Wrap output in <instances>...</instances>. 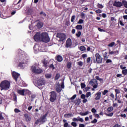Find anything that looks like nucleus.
Segmentation results:
<instances>
[{
    "label": "nucleus",
    "instance_id": "nucleus-5",
    "mask_svg": "<svg viewBox=\"0 0 127 127\" xmlns=\"http://www.w3.org/2000/svg\"><path fill=\"white\" fill-rule=\"evenodd\" d=\"M57 37L60 38V41L61 42H63V41L66 39V35H65V34L63 33H58L57 34Z\"/></svg>",
    "mask_w": 127,
    "mask_h": 127
},
{
    "label": "nucleus",
    "instance_id": "nucleus-38",
    "mask_svg": "<svg viewBox=\"0 0 127 127\" xmlns=\"http://www.w3.org/2000/svg\"><path fill=\"white\" fill-rule=\"evenodd\" d=\"M115 93H116V97H117V96H118V94L121 93V91H120V89H116Z\"/></svg>",
    "mask_w": 127,
    "mask_h": 127
},
{
    "label": "nucleus",
    "instance_id": "nucleus-40",
    "mask_svg": "<svg viewBox=\"0 0 127 127\" xmlns=\"http://www.w3.org/2000/svg\"><path fill=\"white\" fill-rule=\"evenodd\" d=\"M122 2H123V4L124 5L125 7L127 8V1L126 0H123L122 1Z\"/></svg>",
    "mask_w": 127,
    "mask_h": 127
},
{
    "label": "nucleus",
    "instance_id": "nucleus-52",
    "mask_svg": "<svg viewBox=\"0 0 127 127\" xmlns=\"http://www.w3.org/2000/svg\"><path fill=\"white\" fill-rule=\"evenodd\" d=\"M81 89H84V88H85L86 87V84H85V83H81Z\"/></svg>",
    "mask_w": 127,
    "mask_h": 127
},
{
    "label": "nucleus",
    "instance_id": "nucleus-21",
    "mask_svg": "<svg viewBox=\"0 0 127 127\" xmlns=\"http://www.w3.org/2000/svg\"><path fill=\"white\" fill-rule=\"evenodd\" d=\"M36 26L38 29H40V28L43 27V23L42 22H39L37 23Z\"/></svg>",
    "mask_w": 127,
    "mask_h": 127
},
{
    "label": "nucleus",
    "instance_id": "nucleus-23",
    "mask_svg": "<svg viewBox=\"0 0 127 127\" xmlns=\"http://www.w3.org/2000/svg\"><path fill=\"white\" fill-rule=\"evenodd\" d=\"M22 0H19L17 3L16 4H15V6H16V7L15 8L16 9H20L21 8V6H20V4H19L20 2H21V1Z\"/></svg>",
    "mask_w": 127,
    "mask_h": 127
},
{
    "label": "nucleus",
    "instance_id": "nucleus-27",
    "mask_svg": "<svg viewBox=\"0 0 127 127\" xmlns=\"http://www.w3.org/2000/svg\"><path fill=\"white\" fill-rule=\"evenodd\" d=\"M79 50L82 52H85L86 50V47L84 46H81L79 47Z\"/></svg>",
    "mask_w": 127,
    "mask_h": 127
},
{
    "label": "nucleus",
    "instance_id": "nucleus-7",
    "mask_svg": "<svg viewBox=\"0 0 127 127\" xmlns=\"http://www.w3.org/2000/svg\"><path fill=\"white\" fill-rule=\"evenodd\" d=\"M95 58L96 59L97 63L98 64H101L102 62H103V59H102V57L100 55V54L96 53L95 54Z\"/></svg>",
    "mask_w": 127,
    "mask_h": 127
},
{
    "label": "nucleus",
    "instance_id": "nucleus-13",
    "mask_svg": "<svg viewBox=\"0 0 127 127\" xmlns=\"http://www.w3.org/2000/svg\"><path fill=\"white\" fill-rule=\"evenodd\" d=\"M72 121L73 122L75 123V122H80V123H83L84 122V120L83 118H80V117H77V118H74L72 119Z\"/></svg>",
    "mask_w": 127,
    "mask_h": 127
},
{
    "label": "nucleus",
    "instance_id": "nucleus-62",
    "mask_svg": "<svg viewBox=\"0 0 127 127\" xmlns=\"http://www.w3.org/2000/svg\"><path fill=\"white\" fill-rule=\"evenodd\" d=\"M14 112H15V113H20V110H19L18 109H17V108H15V109H14Z\"/></svg>",
    "mask_w": 127,
    "mask_h": 127
},
{
    "label": "nucleus",
    "instance_id": "nucleus-11",
    "mask_svg": "<svg viewBox=\"0 0 127 127\" xmlns=\"http://www.w3.org/2000/svg\"><path fill=\"white\" fill-rule=\"evenodd\" d=\"M25 91H27V90L25 89H23L22 90L17 89V93L20 96H25L24 92Z\"/></svg>",
    "mask_w": 127,
    "mask_h": 127
},
{
    "label": "nucleus",
    "instance_id": "nucleus-14",
    "mask_svg": "<svg viewBox=\"0 0 127 127\" xmlns=\"http://www.w3.org/2000/svg\"><path fill=\"white\" fill-rule=\"evenodd\" d=\"M71 45H72V40L71 39L68 38L66 42V47H67V48L71 47Z\"/></svg>",
    "mask_w": 127,
    "mask_h": 127
},
{
    "label": "nucleus",
    "instance_id": "nucleus-10",
    "mask_svg": "<svg viewBox=\"0 0 127 127\" xmlns=\"http://www.w3.org/2000/svg\"><path fill=\"white\" fill-rule=\"evenodd\" d=\"M34 39L35 41H40V39H41V35L40 34V33H36L35 35L34 36Z\"/></svg>",
    "mask_w": 127,
    "mask_h": 127
},
{
    "label": "nucleus",
    "instance_id": "nucleus-60",
    "mask_svg": "<svg viewBox=\"0 0 127 127\" xmlns=\"http://www.w3.org/2000/svg\"><path fill=\"white\" fill-rule=\"evenodd\" d=\"M106 55L105 56H104V60L105 61L107 60L108 59V56L107 55V53H105Z\"/></svg>",
    "mask_w": 127,
    "mask_h": 127
},
{
    "label": "nucleus",
    "instance_id": "nucleus-42",
    "mask_svg": "<svg viewBox=\"0 0 127 127\" xmlns=\"http://www.w3.org/2000/svg\"><path fill=\"white\" fill-rule=\"evenodd\" d=\"M98 8H103L104 6L102 4L98 3L97 5Z\"/></svg>",
    "mask_w": 127,
    "mask_h": 127
},
{
    "label": "nucleus",
    "instance_id": "nucleus-2",
    "mask_svg": "<svg viewBox=\"0 0 127 127\" xmlns=\"http://www.w3.org/2000/svg\"><path fill=\"white\" fill-rule=\"evenodd\" d=\"M41 39L42 42H45V43H48L50 41V38H49L48 34L46 32L42 33L41 34Z\"/></svg>",
    "mask_w": 127,
    "mask_h": 127
},
{
    "label": "nucleus",
    "instance_id": "nucleus-54",
    "mask_svg": "<svg viewBox=\"0 0 127 127\" xmlns=\"http://www.w3.org/2000/svg\"><path fill=\"white\" fill-rule=\"evenodd\" d=\"M80 16L82 18H85V13H84L83 12H81L80 13Z\"/></svg>",
    "mask_w": 127,
    "mask_h": 127
},
{
    "label": "nucleus",
    "instance_id": "nucleus-31",
    "mask_svg": "<svg viewBox=\"0 0 127 127\" xmlns=\"http://www.w3.org/2000/svg\"><path fill=\"white\" fill-rule=\"evenodd\" d=\"M59 78H60V73H57L56 74V76H55V81H56L57 80H58V79H59Z\"/></svg>",
    "mask_w": 127,
    "mask_h": 127
},
{
    "label": "nucleus",
    "instance_id": "nucleus-45",
    "mask_svg": "<svg viewBox=\"0 0 127 127\" xmlns=\"http://www.w3.org/2000/svg\"><path fill=\"white\" fill-rule=\"evenodd\" d=\"M78 24H82V23H84V20L83 19H79L77 22Z\"/></svg>",
    "mask_w": 127,
    "mask_h": 127
},
{
    "label": "nucleus",
    "instance_id": "nucleus-46",
    "mask_svg": "<svg viewBox=\"0 0 127 127\" xmlns=\"http://www.w3.org/2000/svg\"><path fill=\"white\" fill-rule=\"evenodd\" d=\"M97 123H98V120H97L96 119H94L93 121H92L91 122V124H97Z\"/></svg>",
    "mask_w": 127,
    "mask_h": 127
},
{
    "label": "nucleus",
    "instance_id": "nucleus-55",
    "mask_svg": "<svg viewBox=\"0 0 127 127\" xmlns=\"http://www.w3.org/2000/svg\"><path fill=\"white\" fill-rule=\"evenodd\" d=\"M77 65L82 66V65H83V62H82V61L77 62Z\"/></svg>",
    "mask_w": 127,
    "mask_h": 127
},
{
    "label": "nucleus",
    "instance_id": "nucleus-28",
    "mask_svg": "<svg viewBox=\"0 0 127 127\" xmlns=\"http://www.w3.org/2000/svg\"><path fill=\"white\" fill-rule=\"evenodd\" d=\"M64 118H69L70 117H73V114L71 113L65 114L64 115Z\"/></svg>",
    "mask_w": 127,
    "mask_h": 127
},
{
    "label": "nucleus",
    "instance_id": "nucleus-49",
    "mask_svg": "<svg viewBox=\"0 0 127 127\" xmlns=\"http://www.w3.org/2000/svg\"><path fill=\"white\" fill-rule=\"evenodd\" d=\"M108 92H109V91L108 90H104L103 92V95L104 96H106L107 93H108Z\"/></svg>",
    "mask_w": 127,
    "mask_h": 127
},
{
    "label": "nucleus",
    "instance_id": "nucleus-32",
    "mask_svg": "<svg viewBox=\"0 0 127 127\" xmlns=\"http://www.w3.org/2000/svg\"><path fill=\"white\" fill-rule=\"evenodd\" d=\"M115 44H116V43L115 42H112L111 43L108 45V47H113L115 46Z\"/></svg>",
    "mask_w": 127,
    "mask_h": 127
},
{
    "label": "nucleus",
    "instance_id": "nucleus-12",
    "mask_svg": "<svg viewBox=\"0 0 127 127\" xmlns=\"http://www.w3.org/2000/svg\"><path fill=\"white\" fill-rule=\"evenodd\" d=\"M114 6H116V7H121V6H123V3L120 1H115L113 3Z\"/></svg>",
    "mask_w": 127,
    "mask_h": 127
},
{
    "label": "nucleus",
    "instance_id": "nucleus-34",
    "mask_svg": "<svg viewBox=\"0 0 127 127\" xmlns=\"http://www.w3.org/2000/svg\"><path fill=\"white\" fill-rule=\"evenodd\" d=\"M46 120V118L45 117H44L43 116L41 117L40 119L41 123H45Z\"/></svg>",
    "mask_w": 127,
    "mask_h": 127
},
{
    "label": "nucleus",
    "instance_id": "nucleus-4",
    "mask_svg": "<svg viewBox=\"0 0 127 127\" xmlns=\"http://www.w3.org/2000/svg\"><path fill=\"white\" fill-rule=\"evenodd\" d=\"M89 84L91 86H93L94 89H97L98 88V81L95 79H92L89 81Z\"/></svg>",
    "mask_w": 127,
    "mask_h": 127
},
{
    "label": "nucleus",
    "instance_id": "nucleus-1",
    "mask_svg": "<svg viewBox=\"0 0 127 127\" xmlns=\"http://www.w3.org/2000/svg\"><path fill=\"white\" fill-rule=\"evenodd\" d=\"M0 88L1 91H7L10 88V81L6 80L2 81L0 83Z\"/></svg>",
    "mask_w": 127,
    "mask_h": 127
},
{
    "label": "nucleus",
    "instance_id": "nucleus-58",
    "mask_svg": "<svg viewBox=\"0 0 127 127\" xmlns=\"http://www.w3.org/2000/svg\"><path fill=\"white\" fill-rule=\"evenodd\" d=\"M120 68L122 69V70H125L127 68L126 66H124V65L122 64L120 65Z\"/></svg>",
    "mask_w": 127,
    "mask_h": 127
},
{
    "label": "nucleus",
    "instance_id": "nucleus-25",
    "mask_svg": "<svg viewBox=\"0 0 127 127\" xmlns=\"http://www.w3.org/2000/svg\"><path fill=\"white\" fill-rule=\"evenodd\" d=\"M71 67H72V63L68 62L66 63V67L68 69H71Z\"/></svg>",
    "mask_w": 127,
    "mask_h": 127
},
{
    "label": "nucleus",
    "instance_id": "nucleus-24",
    "mask_svg": "<svg viewBox=\"0 0 127 127\" xmlns=\"http://www.w3.org/2000/svg\"><path fill=\"white\" fill-rule=\"evenodd\" d=\"M89 114H91V112L89 111H86L84 113H82V112L79 113L80 116H87V115H89Z\"/></svg>",
    "mask_w": 127,
    "mask_h": 127
},
{
    "label": "nucleus",
    "instance_id": "nucleus-48",
    "mask_svg": "<svg viewBox=\"0 0 127 127\" xmlns=\"http://www.w3.org/2000/svg\"><path fill=\"white\" fill-rule=\"evenodd\" d=\"M71 125L73 127H77V123L76 122H71Z\"/></svg>",
    "mask_w": 127,
    "mask_h": 127
},
{
    "label": "nucleus",
    "instance_id": "nucleus-17",
    "mask_svg": "<svg viewBox=\"0 0 127 127\" xmlns=\"http://www.w3.org/2000/svg\"><path fill=\"white\" fill-rule=\"evenodd\" d=\"M38 86H42L45 85V80H39L37 81Z\"/></svg>",
    "mask_w": 127,
    "mask_h": 127
},
{
    "label": "nucleus",
    "instance_id": "nucleus-37",
    "mask_svg": "<svg viewBox=\"0 0 127 127\" xmlns=\"http://www.w3.org/2000/svg\"><path fill=\"white\" fill-rule=\"evenodd\" d=\"M118 53H119V51H111V52H109V54H110V55H112L113 54H118Z\"/></svg>",
    "mask_w": 127,
    "mask_h": 127
},
{
    "label": "nucleus",
    "instance_id": "nucleus-51",
    "mask_svg": "<svg viewBox=\"0 0 127 127\" xmlns=\"http://www.w3.org/2000/svg\"><path fill=\"white\" fill-rule=\"evenodd\" d=\"M90 96H91V93L90 92H88L85 95L86 98H89Z\"/></svg>",
    "mask_w": 127,
    "mask_h": 127
},
{
    "label": "nucleus",
    "instance_id": "nucleus-33",
    "mask_svg": "<svg viewBox=\"0 0 127 127\" xmlns=\"http://www.w3.org/2000/svg\"><path fill=\"white\" fill-rule=\"evenodd\" d=\"M51 77H52V74L51 73L45 74V77L47 79H50V78H51Z\"/></svg>",
    "mask_w": 127,
    "mask_h": 127
},
{
    "label": "nucleus",
    "instance_id": "nucleus-20",
    "mask_svg": "<svg viewBox=\"0 0 127 127\" xmlns=\"http://www.w3.org/2000/svg\"><path fill=\"white\" fill-rule=\"evenodd\" d=\"M56 89L58 93H60V92L62 91V88H61L60 84H57V85L56 86Z\"/></svg>",
    "mask_w": 127,
    "mask_h": 127
},
{
    "label": "nucleus",
    "instance_id": "nucleus-59",
    "mask_svg": "<svg viewBox=\"0 0 127 127\" xmlns=\"http://www.w3.org/2000/svg\"><path fill=\"white\" fill-rule=\"evenodd\" d=\"M91 112L92 113H93L94 114H95V113H97V110L95 108H92L91 109Z\"/></svg>",
    "mask_w": 127,
    "mask_h": 127
},
{
    "label": "nucleus",
    "instance_id": "nucleus-19",
    "mask_svg": "<svg viewBox=\"0 0 127 127\" xmlns=\"http://www.w3.org/2000/svg\"><path fill=\"white\" fill-rule=\"evenodd\" d=\"M56 60L58 62H62L63 61V57L61 55H58L56 56Z\"/></svg>",
    "mask_w": 127,
    "mask_h": 127
},
{
    "label": "nucleus",
    "instance_id": "nucleus-16",
    "mask_svg": "<svg viewBox=\"0 0 127 127\" xmlns=\"http://www.w3.org/2000/svg\"><path fill=\"white\" fill-rule=\"evenodd\" d=\"M18 66L20 67L21 69H24L25 67V63L22 62H19Z\"/></svg>",
    "mask_w": 127,
    "mask_h": 127
},
{
    "label": "nucleus",
    "instance_id": "nucleus-41",
    "mask_svg": "<svg viewBox=\"0 0 127 127\" xmlns=\"http://www.w3.org/2000/svg\"><path fill=\"white\" fill-rule=\"evenodd\" d=\"M81 34H82V32L80 31H78L77 33L76 34V36L77 37H80L81 36Z\"/></svg>",
    "mask_w": 127,
    "mask_h": 127
},
{
    "label": "nucleus",
    "instance_id": "nucleus-47",
    "mask_svg": "<svg viewBox=\"0 0 127 127\" xmlns=\"http://www.w3.org/2000/svg\"><path fill=\"white\" fill-rule=\"evenodd\" d=\"M105 115L107 116V117H113V116H114V113H111L109 114H105Z\"/></svg>",
    "mask_w": 127,
    "mask_h": 127
},
{
    "label": "nucleus",
    "instance_id": "nucleus-36",
    "mask_svg": "<svg viewBox=\"0 0 127 127\" xmlns=\"http://www.w3.org/2000/svg\"><path fill=\"white\" fill-rule=\"evenodd\" d=\"M49 68H50V69H52V70H54V69H55V67L54 66L53 64H50Z\"/></svg>",
    "mask_w": 127,
    "mask_h": 127
},
{
    "label": "nucleus",
    "instance_id": "nucleus-15",
    "mask_svg": "<svg viewBox=\"0 0 127 127\" xmlns=\"http://www.w3.org/2000/svg\"><path fill=\"white\" fill-rule=\"evenodd\" d=\"M26 122H30L31 121V117L28 114H24Z\"/></svg>",
    "mask_w": 127,
    "mask_h": 127
},
{
    "label": "nucleus",
    "instance_id": "nucleus-35",
    "mask_svg": "<svg viewBox=\"0 0 127 127\" xmlns=\"http://www.w3.org/2000/svg\"><path fill=\"white\" fill-rule=\"evenodd\" d=\"M13 101L14 102H17V96H16V94H14L13 96Z\"/></svg>",
    "mask_w": 127,
    "mask_h": 127
},
{
    "label": "nucleus",
    "instance_id": "nucleus-43",
    "mask_svg": "<svg viewBox=\"0 0 127 127\" xmlns=\"http://www.w3.org/2000/svg\"><path fill=\"white\" fill-rule=\"evenodd\" d=\"M32 12H33V10H32V9H29L28 10V14H32Z\"/></svg>",
    "mask_w": 127,
    "mask_h": 127
},
{
    "label": "nucleus",
    "instance_id": "nucleus-9",
    "mask_svg": "<svg viewBox=\"0 0 127 127\" xmlns=\"http://www.w3.org/2000/svg\"><path fill=\"white\" fill-rule=\"evenodd\" d=\"M20 76V74L19 73H17L15 71H14L12 73V76L13 77V79L15 80V82L17 83V79H18V77Z\"/></svg>",
    "mask_w": 127,
    "mask_h": 127
},
{
    "label": "nucleus",
    "instance_id": "nucleus-50",
    "mask_svg": "<svg viewBox=\"0 0 127 127\" xmlns=\"http://www.w3.org/2000/svg\"><path fill=\"white\" fill-rule=\"evenodd\" d=\"M98 30H99V31H100V32H105L106 30L101 29V28H98Z\"/></svg>",
    "mask_w": 127,
    "mask_h": 127
},
{
    "label": "nucleus",
    "instance_id": "nucleus-39",
    "mask_svg": "<svg viewBox=\"0 0 127 127\" xmlns=\"http://www.w3.org/2000/svg\"><path fill=\"white\" fill-rule=\"evenodd\" d=\"M122 73L123 75H127V69H125L122 70Z\"/></svg>",
    "mask_w": 127,
    "mask_h": 127
},
{
    "label": "nucleus",
    "instance_id": "nucleus-57",
    "mask_svg": "<svg viewBox=\"0 0 127 127\" xmlns=\"http://www.w3.org/2000/svg\"><path fill=\"white\" fill-rule=\"evenodd\" d=\"M39 123H41V122H40V119H37L36 120V121L35 122V125H38V124H39Z\"/></svg>",
    "mask_w": 127,
    "mask_h": 127
},
{
    "label": "nucleus",
    "instance_id": "nucleus-18",
    "mask_svg": "<svg viewBox=\"0 0 127 127\" xmlns=\"http://www.w3.org/2000/svg\"><path fill=\"white\" fill-rule=\"evenodd\" d=\"M42 63L43 64L44 67L45 68H47L48 67V61L46 60V59H44L43 61H42Z\"/></svg>",
    "mask_w": 127,
    "mask_h": 127
},
{
    "label": "nucleus",
    "instance_id": "nucleus-3",
    "mask_svg": "<svg viewBox=\"0 0 127 127\" xmlns=\"http://www.w3.org/2000/svg\"><path fill=\"white\" fill-rule=\"evenodd\" d=\"M50 97V101H51L52 103L55 102L57 99V95H56V92H55V91H52L51 92Z\"/></svg>",
    "mask_w": 127,
    "mask_h": 127
},
{
    "label": "nucleus",
    "instance_id": "nucleus-64",
    "mask_svg": "<svg viewBox=\"0 0 127 127\" xmlns=\"http://www.w3.org/2000/svg\"><path fill=\"white\" fill-rule=\"evenodd\" d=\"M40 14H43V15H44V16H46V13H45V12H43V11H41V12H40Z\"/></svg>",
    "mask_w": 127,
    "mask_h": 127
},
{
    "label": "nucleus",
    "instance_id": "nucleus-56",
    "mask_svg": "<svg viewBox=\"0 0 127 127\" xmlns=\"http://www.w3.org/2000/svg\"><path fill=\"white\" fill-rule=\"evenodd\" d=\"M74 19H75V15H72L71 18V22H74Z\"/></svg>",
    "mask_w": 127,
    "mask_h": 127
},
{
    "label": "nucleus",
    "instance_id": "nucleus-63",
    "mask_svg": "<svg viewBox=\"0 0 127 127\" xmlns=\"http://www.w3.org/2000/svg\"><path fill=\"white\" fill-rule=\"evenodd\" d=\"M87 63H90L91 62V58L89 57L86 60Z\"/></svg>",
    "mask_w": 127,
    "mask_h": 127
},
{
    "label": "nucleus",
    "instance_id": "nucleus-22",
    "mask_svg": "<svg viewBox=\"0 0 127 127\" xmlns=\"http://www.w3.org/2000/svg\"><path fill=\"white\" fill-rule=\"evenodd\" d=\"M96 97H95V100L98 101L101 99V95H102V92H97L96 93Z\"/></svg>",
    "mask_w": 127,
    "mask_h": 127
},
{
    "label": "nucleus",
    "instance_id": "nucleus-53",
    "mask_svg": "<svg viewBox=\"0 0 127 127\" xmlns=\"http://www.w3.org/2000/svg\"><path fill=\"white\" fill-rule=\"evenodd\" d=\"M95 12H96V13H102V10L98 9L95 10Z\"/></svg>",
    "mask_w": 127,
    "mask_h": 127
},
{
    "label": "nucleus",
    "instance_id": "nucleus-44",
    "mask_svg": "<svg viewBox=\"0 0 127 127\" xmlns=\"http://www.w3.org/2000/svg\"><path fill=\"white\" fill-rule=\"evenodd\" d=\"M93 116L94 118H96L97 119H100V115L98 114L94 113Z\"/></svg>",
    "mask_w": 127,
    "mask_h": 127
},
{
    "label": "nucleus",
    "instance_id": "nucleus-26",
    "mask_svg": "<svg viewBox=\"0 0 127 127\" xmlns=\"http://www.w3.org/2000/svg\"><path fill=\"white\" fill-rule=\"evenodd\" d=\"M75 28L77 30H82L83 29V26L81 25H77L76 26Z\"/></svg>",
    "mask_w": 127,
    "mask_h": 127
},
{
    "label": "nucleus",
    "instance_id": "nucleus-29",
    "mask_svg": "<svg viewBox=\"0 0 127 127\" xmlns=\"http://www.w3.org/2000/svg\"><path fill=\"white\" fill-rule=\"evenodd\" d=\"M96 80H98V81H100V82H104V80H103V78H100V76L97 75L95 76Z\"/></svg>",
    "mask_w": 127,
    "mask_h": 127
},
{
    "label": "nucleus",
    "instance_id": "nucleus-30",
    "mask_svg": "<svg viewBox=\"0 0 127 127\" xmlns=\"http://www.w3.org/2000/svg\"><path fill=\"white\" fill-rule=\"evenodd\" d=\"M113 111H114V107H113V106L108 107L107 109V112L108 113H111V112H113Z\"/></svg>",
    "mask_w": 127,
    "mask_h": 127
},
{
    "label": "nucleus",
    "instance_id": "nucleus-6",
    "mask_svg": "<svg viewBox=\"0 0 127 127\" xmlns=\"http://www.w3.org/2000/svg\"><path fill=\"white\" fill-rule=\"evenodd\" d=\"M32 70L33 73H35V74H40L41 73H42V72H43L42 69L37 68L36 66H33L32 67Z\"/></svg>",
    "mask_w": 127,
    "mask_h": 127
},
{
    "label": "nucleus",
    "instance_id": "nucleus-61",
    "mask_svg": "<svg viewBox=\"0 0 127 127\" xmlns=\"http://www.w3.org/2000/svg\"><path fill=\"white\" fill-rule=\"evenodd\" d=\"M77 97V95L74 94L73 96H72V97L70 98V100H75V98Z\"/></svg>",
    "mask_w": 127,
    "mask_h": 127
},
{
    "label": "nucleus",
    "instance_id": "nucleus-8",
    "mask_svg": "<svg viewBox=\"0 0 127 127\" xmlns=\"http://www.w3.org/2000/svg\"><path fill=\"white\" fill-rule=\"evenodd\" d=\"M19 60L20 61H23L24 60V58H25V54L24 52L22 50H20L18 54Z\"/></svg>",
    "mask_w": 127,
    "mask_h": 127
}]
</instances>
